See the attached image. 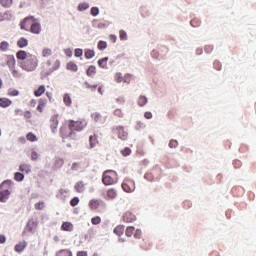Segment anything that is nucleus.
Returning <instances> with one entry per match:
<instances>
[{"label": "nucleus", "instance_id": "nucleus-43", "mask_svg": "<svg viewBox=\"0 0 256 256\" xmlns=\"http://www.w3.org/2000/svg\"><path fill=\"white\" fill-rule=\"evenodd\" d=\"M119 35H120V41H127L128 37H127V32L125 30H120Z\"/></svg>", "mask_w": 256, "mask_h": 256}, {"label": "nucleus", "instance_id": "nucleus-10", "mask_svg": "<svg viewBox=\"0 0 256 256\" xmlns=\"http://www.w3.org/2000/svg\"><path fill=\"white\" fill-rule=\"evenodd\" d=\"M59 115H53L50 119V127L52 130V133H57V127L59 126Z\"/></svg>", "mask_w": 256, "mask_h": 256}, {"label": "nucleus", "instance_id": "nucleus-34", "mask_svg": "<svg viewBox=\"0 0 256 256\" xmlns=\"http://www.w3.org/2000/svg\"><path fill=\"white\" fill-rule=\"evenodd\" d=\"M0 51H3V52L9 51V42L2 41L0 43Z\"/></svg>", "mask_w": 256, "mask_h": 256}, {"label": "nucleus", "instance_id": "nucleus-2", "mask_svg": "<svg viewBox=\"0 0 256 256\" xmlns=\"http://www.w3.org/2000/svg\"><path fill=\"white\" fill-rule=\"evenodd\" d=\"M38 65H39V59H37V56L33 54H29L27 59L20 63L21 69L27 72L35 71Z\"/></svg>", "mask_w": 256, "mask_h": 256}, {"label": "nucleus", "instance_id": "nucleus-31", "mask_svg": "<svg viewBox=\"0 0 256 256\" xmlns=\"http://www.w3.org/2000/svg\"><path fill=\"white\" fill-rule=\"evenodd\" d=\"M100 205H101V202L99 200H91L89 202V207L91 209H98Z\"/></svg>", "mask_w": 256, "mask_h": 256}, {"label": "nucleus", "instance_id": "nucleus-48", "mask_svg": "<svg viewBox=\"0 0 256 256\" xmlns=\"http://www.w3.org/2000/svg\"><path fill=\"white\" fill-rule=\"evenodd\" d=\"M113 115L115 117H119L120 119H123V111H121V109H115L113 112Z\"/></svg>", "mask_w": 256, "mask_h": 256}, {"label": "nucleus", "instance_id": "nucleus-61", "mask_svg": "<svg viewBox=\"0 0 256 256\" xmlns=\"http://www.w3.org/2000/svg\"><path fill=\"white\" fill-rule=\"evenodd\" d=\"M14 115H19L20 117H22V115H24V112L22 109L17 108L14 110Z\"/></svg>", "mask_w": 256, "mask_h": 256}, {"label": "nucleus", "instance_id": "nucleus-56", "mask_svg": "<svg viewBox=\"0 0 256 256\" xmlns=\"http://www.w3.org/2000/svg\"><path fill=\"white\" fill-rule=\"evenodd\" d=\"M75 57H82L83 56V49L76 48L74 52Z\"/></svg>", "mask_w": 256, "mask_h": 256}, {"label": "nucleus", "instance_id": "nucleus-29", "mask_svg": "<svg viewBox=\"0 0 256 256\" xmlns=\"http://www.w3.org/2000/svg\"><path fill=\"white\" fill-rule=\"evenodd\" d=\"M43 93H45V86L44 85L39 86V88L34 91L35 97H41Z\"/></svg>", "mask_w": 256, "mask_h": 256}, {"label": "nucleus", "instance_id": "nucleus-20", "mask_svg": "<svg viewBox=\"0 0 256 256\" xmlns=\"http://www.w3.org/2000/svg\"><path fill=\"white\" fill-rule=\"evenodd\" d=\"M106 199H117V190L116 189H108Z\"/></svg>", "mask_w": 256, "mask_h": 256}, {"label": "nucleus", "instance_id": "nucleus-40", "mask_svg": "<svg viewBox=\"0 0 256 256\" xmlns=\"http://www.w3.org/2000/svg\"><path fill=\"white\" fill-rule=\"evenodd\" d=\"M134 232H135V227H133V226H128V227L126 228V237H131Z\"/></svg>", "mask_w": 256, "mask_h": 256}, {"label": "nucleus", "instance_id": "nucleus-33", "mask_svg": "<svg viewBox=\"0 0 256 256\" xmlns=\"http://www.w3.org/2000/svg\"><path fill=\"white\" fill-rule=\"evenodd\" d=\"M53 55V50L51 48H44L42 50V57H51Z\"/></svg>", "mask_w": 256, "mask_h": 256}, {"label": "nucleus", "instance_id": "nucleus-32", "mask_svg": "<svg viewBox=\"0 0 256 256\" xmlns=\"http://www.w3.org/2000/svg\"><path fill=\"white\" fill-rule=\"evenodd\" d=\"M0 4L2 5V7L9 9V7L13 5V0H0Z\"/></svg>", "mask_w": 256, "mask_h": 256}, {"label": "nucleus", "instance_id": "nucleus-27", "mask_svg": "<svg viewBox=\"0 0 256 256\" xmlns=\"http://www.w3.org/2000/svg\"><path fill=\"white\" fill-rule=\"evenodd\" d=\"M66 69H68V71H73L74 73L78 71V67L77 64L73 63V62H68L66 65Z\"/></svg>", "mask_w": 256, "mask_h": 256}, {"label": "nucleus", "instance_id": "nucleus-26", "mask_svg": "<svg viewBox=\"0 0 256 256\" xmlns=\"http://www.w3.org/2000/svg\"><path fill=\"white\" fill-rule=\"evenodd\" d=\"M27 247V242H20L19 244H16L15 246V251L17 253H21Z\"/></svg>", "mask_w": 256, "mask_h": 256}, {"label": "nucleus", "instance_id": "nucleus-1", "mask_svg": "<svg viewBox=\"0 0 256 256\" xmlns=\"http://www.w3.org/2000/svg\"><path fill=\"white\" fill-rule=\"evenodd\" d=\"M13 187V181L5 180L0 184V203H7L11 196V188Z\"/></svg>", "mask_w": 256, "mask_h": 256}, {"label": "nucleus", "instance_id": "nucleus-30", "mask_svg": "<svg viewBox=\"0 0 256 256\" xmlns=\"http://www.w3.org/2000/svg\"><path fill=\"white\" fill-rule=\"evenodd\" d=\"M89 3H87V2H82V3H80L79 5H78V11H80V12H83V11H87V9H89Z\"/></svg>", "mask_w": 256, "mask_h": 256}, {"label": "nucleus", "instance_id": "nucleus-7", "mask_svg": "<svg viewBox=\"0 0 256 256\" xmlns=\"http://www.w3.org/2000/svg\"><path fill=\"white\" fill-rule=\"evenodd\" d=\"M114 133L117 134L118 139H121L122 141H127L128 134L125 131V127L123 126H116L113 128Z\"/></svg>", "mask_w": 256, "mask_h": 256}, {"label": "nucleus", "instance_id": "nucleus-28", "mask_svg": "<svg viewBox=\"0 0 256 256\" xmlns=\"http://www.w3.org/2000/svg\"><path fill=\"white\" fill-rule=\"evenodd\" d=\"M56 256H73V252L71 250H60L59 252L56 253Z\"/></svg>", "mask_w": 256, "mask_h": 256}, {"label": "nucleus", "instance_id": "nucleus-49", "mask_svg": "<svg viewBox=\"0 0 256 256\" xmlns=\"http://www.w3.org/2000/svg\"><path fill=\"white\" fill-rule=\"evenodd\" d=\"M191 27H199L201 25V20L200 19H193L190 22Z\"/></svg>", "mask_w": 256, "mask_h": 256}, {"label": "nucleus", "instance_id": "nucleus-57", "mask_svg": "<svg viewBox=\"0 0 256 256\" xmlns=\"http://www.w3.org/2000/svg\"><path fill=\"white\" fill-rule=\"evenodd\" d=\"M84 85L87 89H91V91H95L97 89V85H91L89 82H84Z\"/></svg>", "mask_w": 256, "mask_h": 256}, {"label": "nucleus", "instance_id": "nucleus-4", "mask_svg": "<svg viewBox=\"0 0 256 256\" xmlns=\"http://www.w3.org/2000/svg\"><path fill=\"white\" fill-rule=\"evenodd\" d=\"M102 182L104 185H113L117 183V172L113 170H107L103 173Z\"/></svg>", "mask_w": 256, "mask_h": 256}, {"label": "nucleus", "instance_id": "nucleus-50", "mask_svg": "<svg viewBox=\"0 0 256 256\" xmlns=\"http://www.w3.org/2000/svg\"><path fill=\"white\" fill-rule=\"evenodd\" d=\"M70 205L71 207H77V205H79V197L72 198L70 201Z\"/></svg>", "mask_w": 256, "mask_h": 256}, {"label": "nucleus", "instance_id": "nucleus-53", "mask_svg": "<svg viewBox=\"0 0 256 256\" xmlns=\"http://www.w3.org/2000/svg\"><path fill=\"white\" fill-rule=\"evenodd\" d=\"M8 95H10V97H17V95H19V90L10 89Z\"/></svg>", "mask_w": 256, "mask_h": 256}, {"label": "nucleus", "instance_id": "nucleus-35", "mask_svg": "<svg viewBox=\"0 0 256 256\" xmlns=\"http://www.w3.org/2000/svg\"><path fill=\"white\" fill-rule=\"evenodd\" d=\"M147 98L145 96H140L138 99V105L139 107H145V105H147Z\"/></svg>", "mask_w": 256, "mask_h": 256}, {"label": "nucleus", "instance_id": "nucleus-11", "mask_svg": "<svg viewBox=\"0 0 256 256\" xmlns=\"http://www.w3.org/2000/svg\"><path fill=\"white\" fill-rule=\"evenodd\" d=\"M136 217L135 214L131 213V212H126L123 215V221H125V223H133V221H135Z\"/></svg>", "mask_w": 256, "mask_h": 256}, {"label": "nucleus", "instance_id": "nucleus-51", "mask_svg": "<svg viewBox=\"0 0 256 256\" xmlns=\"http://www.w3.org/2000/svg\"><path fill=\"white\" fill-rule=\"evenodd\" d=\"M123 157H128V155H131V148L126 147L121 151Z\"/></svg>", "mask_w": 256, "mask_h": 256}, {"label": "nucleus", "instance_id": "nucleus-24", "mask_svg": "<svg viewBox=\"0 0 256 256\" xmlns=\"http://www.w3.org/2000/svg\"><path fill=\"white\" fill-rule=\"evenodd\" d=\"M107 61H109V57H104L98 60V65L101 69H107Z\"/></svg>", "mask_w": 256, "mask_h": 256}, {"label": "nucleus", "instance_id": "nucleus-62", "mask_svg": "<svg viewBox=\"0 0 256 256\" xmlns=\"http://www.w3.org/2000/svg\"><path fill=\"white\" fill-rule=\"evenodd\" d=\"M214 68L216 69V71H221V62L215 61Z\"/></svg>", "mask_w": 256, "mask_h": 256}, {"label": "nucleus", "instance_id": "nucleus-17", "mask_svg": "<svg viewBox=\"0 0 256 256\" xmlns=\"http://www.w3.org/2000/svg\"><path fill=\"white\" fill-rule=\"evenodd\" d=\"M91 118L93 119V121L95 123H103V116H101V113L99 112H94L92 115H91Z\"/></svg>", "mask_w": 256, "mask_h": 256}, {"label": "nucleus", "instance_id": "nucleus-15", "mask_svg": "<svg viewBox=\"0 0 256 256\" xmlns=\"http://www.w3.org/2000/svg\"><path fill=\"white\" fill-rule=\"evenodd\" d=\"M13 104V101L9 100V98H0V107L3 109L9 107Z\"/></svg>", "mask_w": 256, "mask_h": 256}, {"label": "nucleus", "instance_id": "nucleus-58", "mask_svg": "<svg viewBox=\"0 0 256 256\" xmlns=\"http://www.w3.org/2000/svg\"><path fill=\"white\" fill-rule=\"evenodd\" d=\"M115 81H116L117 83H121V82L123 81V74L117 73V74L115 75Z\"/></svg>", "mask_w": 256, "mask_h": 256}, {"label": "nucleus", "instance_id": "nucleus-16", "mask_svg": "<svg viewBox=\"0 0 256 256\" xmlns=\"http://www.w3.org/2000/svg\"><path fill=\"white\" fill-rule=\"evenodd\" d=\"M27 45H29V40H27V38L25 37H21L18 41H17V46L20 49H23L25 47H27Z\"/></svg>", "mask_w": 256, "mask_h": 256}, {"label": "nucleus", "instance_id": "nucleus-63", "mask_svg": "<svg viewBox=\"0 0 256 256\" xmlns=\"http://www.w3.org/2000/svg\"><path fill=\"white\" fill-rule=\"evenodd\" d=\"M90 147L91 149H93V147H95V137L90 136Z\"/></svg>", "mask_w": 256, "mask_h": 256}, {"label": "nucleus", "instance_id": "nucleus-64", "mask_svg": "<svg viewBox=\"0 0 256 256\" xmlns=\"http://www.w3.org/2000/svg\"><path fill=\"white\" fill-rule=\"evenodd\" d=\"M77 256H87V251H79L77 252Z\"/></svg>", "mask_w": 256, "mask_h": 256}, {"label": "nucleus", "instance_id": "nucleus-21", "mask_svg": "<svg viewBox=\"0 0 256 256\" xmlns=\"http://www.w3.org/2000/svg\"><path fill=\"white\" fill-rule=\"evenodd\" d=\"M63 102L66 105V107H71L73 104V100L71 99V96L69 94H64L63 96Z\"/></svg>", "mask_w": 256, "mask_h": 256}, {"label": "nucleus", "instance_id": "nucleus-14", "mask_svg": "<svg viewBox=\"0 0 256 256\" xmlns=\"http://www.w3.org/2000/svg\"><path fill=\"white\" fill-rule=\"evenodd\" d=\"M74 189L77 191V193H83L85 191V183L83 181L77 182Z\"/></svg>", "mask_w": 256, "mask_h": 256}, {"label": "nucleus", "instance_id": "nucleus-44", "mask_svg": "<svg viewBox=\"0 0 256 256\" xmlns=\"http://www.w3.org/2000/svg\"><path fill=\"white\" fill-rule=\"evenodd\" d=\"M107 47V43L105 42V41H103V40H100L99 42H98V49L100 50V51H105V48Z\"/></svg>", "mask_w": 256, "mask_h": 256}, {"label": "nucleus", "instance_id": "nucleus-54", "mask_svg": "<svg viewBox=\"0 0 256 256\" xmlns=\"http://www.w3.org/2000/svg\"><path fill=\"white\" fill-rule=\"evenodd\" d=\"M91 223H92V225H99V223H101V217L96 216V217L92 218Z\"/></svg>", "mask_w": 256, "mask_h": 256}, {"label": "nucleus", "instance_id": "nucleus-19", "mask_svg": "<svg viewBox=\"0 0 256 256\" xmlns=\"http://www.w3.org/2000/svg\"><path fill=\"white\" fill-rule=\"evenodd\" d=\"M19 171L29 175V173H31V165L30 164H22V165H20L19 166Z\"/></svg>", "mask_w": 256, "mask_h": 256}, {"label": "nucleus", "instance_id": "nucleus-39", "mask_svg": "<svg viewBox=\"0 0 256 256\" xmlns=\"http://www.w3.org/2000/svg\"><path fill=\"white\" fill-rule=\"evenodd\" d=\"M31 19H34L33 16L30 17H26L21 23H20V28L24 29L25 31H27V28H25V25L27 24V21H31Z\"/></svg>", "mask_w": 256, "mask_h": 256}, {"label": "nucleus", "instance_id": "nucleus-3", "mask_svg": "<svg viewBox=\"0 0 256 256\" xmlns=\"http://www.w3.org/2000/svg\"><path fill=\"white\" fill-rule=\"evenodd\" d=\"M85 127H87V121L85 120H81V121L70 120L69 129L71 132L69 133L68 137H70V139H75V134L73 133V131H83Z\"/></svg>", "mask_w": 256, "mask_h": 256}, {"label": "nucleus", "instance_id": "nucleus-45", "mask_svg": "<svg viewBox=\"0 0 256 256\" xmlns=\"http://www.w3.org/2000/svg\"><path fill=\"white\" fill-rule=\"evenodd\" d=\"M26 138L28 141L31 142L37 141V136L31 132L27 134Z\"/></svg>", "mask_w": 256, "mask_h": 256}, {"label": "nucleus", "instance_id": "nucleus-38", "mask_svg": "<svg viewBox=\"0 0 256 256\" xmlns=\"http://www.w3.org/2000/svg\"><path fill=\"white\" fill-rule=\"evenodd\" d=\"M168 147L170 149H177V147H179V141L172 139L169 141Z\"/></svg>", "mask_w": 256, "mask_h": 256}, {"label": "nucleus", "instance_id": "nucleus-22", "mask_svg": "<svg viewBox=\"0 0 256 256\" xmlns=\"http://www.w3.org/2000/svg\"><path fill=\"white\" fill-rule=\"evenodd\" d=\"M97 73V68L93 65L89 66L88 69L86 70V75L88 77H93Z\"/></svg>", "mask_w": 256, "mask_h": 256}, {"label": "nucleus", "instance_id": "nucleus-6", "mask_svg": "<svg viewBox=\"0 0 256 256\" xmlns=\"http://www.w3.org/2000/svg\"><path fill=\"white\" fill-rule=\"evenodd\" d=\"M122 189L125 193H133L135 191V181L126 178L122 183Z\"/></svg>", "mask_w": 256, "mask_h": 256}, {"label": "nucleus", "instance_id": "nucleus-25", "mask_svg": "<svg viewBox=\"0 0 256 256\" xmlns=\"http://www.w3.org/2000/svg\"><path fill=\"white\" fill-rule=\"evenodd\" d=\"M84 55L87 59H93L95 57V50L92 49H85L84 50Z\"/></svg>", "mask_w": 256, "mask_h": 256}, {"label": "nucleus", "instance_id": "nucleus-41", "mask_svg": "<svg viewBox=\"0 0 256 256\" xmlns=\"http://www.w3.org/2000/svg\"><path fill=\"white\" fill-rule=\"evenodd\" d=\"M35 209L37 211H43L45 209V202L41 201L35 204Z\"/></svg>", "mask_w": 256, "mask_h": 256}, {"label": "nucleus", "instance_id": "nucleus-12", "mask_svg": "<svg viewBox=\"0 0 256 256\" xmlns=\"http://www.w3.org/2000/svg\"><path fill=\"white\" fill-rule=\"evenodd\" d=\"M65 165V160L63 158H55L53 169L54 171H57V169H61Z\"/></svg>", "mask_w": 256, "mask_h": 256}, {"label": "nucleus", "instance_id": "nucleus-55", "mask_svg": "<svg viewBox=\"0 0 256 256\" xmlns=\"http://www.w3.org/2000/svg\"><path fill=\"white\" fill-rule=\"evenodd\" d=\"M38 159H39V153H37V151H32L31 161H37Z\"/></svg>", "mask_w": 256, "mask_h": 256}, {"label": "nucleus", "instance_id": "nucleus-18", "mask_svg": "<svg viewBox=\"0 0 256 256\" xmlns=\"http://www.w3.org/2000/svg\"><path fill=\"white\" fill-rule=\"evenodd\" d=\"M59 67H61V61L60 60H56L52 66V68H49L48 72L46 73V75H51V73H53V71H57V69H59Z\"/></svg>", "mask_w": 256, "mask_h": 256}, {"label": "nucleus", "instance_id": "nucleus-13", "mask_svg": "<svg viewBox=\"0 0 256 256\" xmlns=\"http://www.w3.org/2000/svg\"><path fill=\"white\" fill-rule=\"evenodd\" d=\"M16 57L17 59H19L20 61H25L27 60V57H29V54H27V52L25 50H19L16 53Z\"/></svg>", "mask_w": 256, "mask_h": 256}, {"label": "nucleus", "instance_id": "nucleus-59", "mask_svg": "<svg viewBox=\"0 0 256 256\" xmlns=\"http://www.w3.org/2000/svg\"><path fill=\"white\" fill-rule=\"evenodd\" d=\"M64 53H65L66 57H73V51L71 50V48L65 49Z\"/></svg>", "mask_w": 256, "mask_h": 256}, {"label": "nucleus", "instance_id": "nucleus-23", "mask_svg": "<svg viewBox=\"0 0 256 256\" xmlns=\"http://www.w3.org/2000/svg\"><path fill=\"white\" fill-rule=\"evenodd\" d=\"M62 231H73V224L71 222H64L61 225Z\"/></svg>", "mask_w": 256, "mask_h": 256}, {"label": "nucleus", "instance_id": "nucleus-37", "mask_svg": "<svg viewBox=\"0 0 256 256\" xmlns=\"http://www.w3.org/2000/svg\"><path fill=\"white\" fill-rule=\"evenodd\" d=\"M67 193H69V190L60 189L56 197H58V199H65V195H67Z\"/></svg>", "mask_w": 256, "mask_h": 256}, {"label": "nucleus", "instance_id": "nucleus-9", "mask_svg": "<svg viewBox=\"0 0 256 256\" xmlns=\"http://www.w3.org/2000/svg\"><path fill=\"white\" fill-rule=\"evenodd\" d=\"M35 229H37V222L34 220H29L24 228V233H35Z\"/></svg>", "mask_w": 256, "mask_h": 256}, {"label": "nucleus", "instance_id": "nucleus-5", "mask_svg": "<svg viewBox=\"0 0 256 256\" xmlns=\"http://www.w3.org/2000/svg\"><path fill=\"white\" fill-rule=\"evenodd\" d=\"M4 62L0 63L1 67H8L9 70L13 69L15 67V56L13 55H4L3 57Z\"/></svg>", "mask_w": 256, "mask_h": 256}, {"label": "nucleus", "instance_id": "nucleus-47", "mask_svg": "<svg viewBox=\"0 0 256 256\" xmlns=\"http://www.w3.org/2000/svg\"><path fill=\"white\" fill-rule=\"evenodd\" d=\"M90 13L92 17H97V15H99V7H92Z\"/></svg>", "mask_w": 256, "mask_h": 256}, {"label": "nucleus", "instance_id": "nucleus-8", "mask_svg": "<svg viewBox=\"0 0 256 256\" xmlns=\"http://www.w3.org/2000/svg\"><path fill=\"white\" fill-rule=\"evenodd\" d=\"M31 21H33L31 23V27H30V31L34 34V35H39V33H41V23H39L37 21V19H30Z\"/></svg>", "mask_w": 256, "mask_h": 256}, {"label": "nucleus", "instance_id": "nucleus-46", "mask_svg": "<svg viewBox=\"0 0 256 256\" xmlns=\"http://www.w3.org/2000/svg\"><path fill=\"white\" fill-rule=\"evenodd\" d=\"M10 72L12 73L13 77H15L16 79H19V77H21V73H19V71H17V70L15 69V67H14V68H11V69H10Z\"/></svg>", "mask_w": 256, "mask_h": 256}, {"label": "nucleus", "instance_id": "nucleus-42", "mask_svg": "<svg viewBox=\"0 0 256 256\" xmlns=\"http://www.w3.org/2000/svg\"><path fill=\"white\" fill-rule=\"evenodd\" d=\"M123 231H124L123 226H117L114 229V233H115V235H118V237H121V235L123 234Z\"/></svg>", "mask_w": 256, "mask_h": 256}, {"label": "nucleus", "instance_id": "nucleus-52", "mask_svg": "<svg viewBox=\"0 0 256 256\" xmlns=\"http://www.w3.org/2000/svg\"><path fill=\"white\" fill-rule=\"evenodd\" d=\"M43 107H45V102H43V99H40L39 100V105L37 106V111L42 113L43 112Z\"/></svg>", "mask_w": 256, "mask_h": 256}, {"label": "nucleus", "instance_id": "nucleus-60", "mask_svg": "<svg viewBox=\"0 0 256 256\" xmlns=\"http://www.w3.org/2000/svg\"><path fill=\"white\" fill-rule=\"evenodd\" d=\"M141 230L140 229H137L134 233V238L135 239H141Z\"/></svg>", "mask_w": 256, "mask_h": 256}, {"label": "nucleus", "instance_id": "nucleus-36", "mask_svg": "<svg viewBox=\"0 0 256 256\" xmlns=\"http://www.w3.org/2000/svg\"><path fill=\"white\" fill-rule=\"evenodd\" d=\"M14 179H15V181L21 182V181H23V179H25V174L21 173V172H16L14 174Z\"/></svg>", "mask_w": 256, "mask_h": 256}]
</instances>
